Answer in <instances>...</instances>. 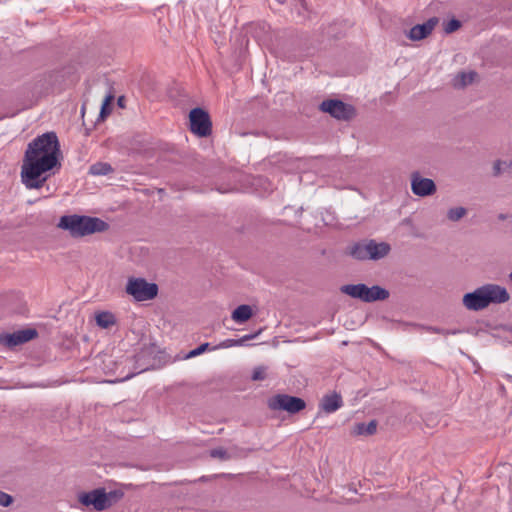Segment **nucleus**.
<instances>
[{"label": "nucleus", "mask_w": 512, "mask_h": 512, "mask_svg": "<svg viewBox=\"0 0 512 512\" xmlns=\"http://www.w3.org/2000/svg\"><path fill=\"white\" fill-rule=\"evenodd\" d=\"M60 144L55 132H46L33 139L27 146L21 167V180L27 189L43 187L46 172L60 168Z\"/></svg>", "instance_id": "nucleus-1"}, {"label": "nucleus", "mask_w": 512, "mask_h": 512, "mask_svg": "<svg viewBox=\"0 0 512 512\" xmlns=\"http://www.w3.org/2000/svg\"><path fill=\"white\" fill-rule=\"evenodd\" d=\"M510 295L506 288L497 284H485L463 296L462 303L467 310L480 311L490 304L508 302Z\"/></svg>", "instance_id": "nucleus-2"}, {"label": "nucleus", "mask_w": 512, "mask_h": 512, "mask_svg": "<svg viewBox=\"0 0 512 512\" xmlns=\"http://www.w3.org/2000/svg\"><path fill=\"white\" fill-rule=\"evenodd\" d=\"M58 227L69 231L73 237H82L96 232H104L109 225L97 217L66 215L60 218Z\"/></svg>", "instance_id": "nucleus-3"}, {"label": "nucleus", "mask_w": 512, "mask_h": 512, "mask_svg": "<svg viewBox=\"0 0 512 512\" xmlns=\"http://www.w3.org/2000/svg\"><path fill=\"white\" fill-rule=\"evenodd\" d=\"M341 292L366 303L384 301L389 298V291L381 286L368 287L365 284H348L341 287Z\"/></svg>", "instance_id": "nucleus-4"}, {"label": "nucleus", "mask_w": 512, "mask_h": 512, "mask_svg": "<svg viewBox=\"0 0 512 512\" xmlns=\"http://www.w3.org/2000/svg\"><path fill=\"white\" fill-rule=\"evenodd\" d=\"M125 291L136 301H147L154 299L158 294V286L149 283L144 278L130 277L127 281Z\"/></svg>", "instance_id": "nucleus-5"}, {"label": "nucleus", "mask_w": 512, "mask_h": 512, "mask_svg": "<svg viewBox=\"0 0 512 512\" xmlns=\"http://www.w3.org/2000/svg\"><path fill=\"white\" fill-rule=\"evenodd\" d=\"M268 407L271 410H283L290 414H296L305 409L306 403L303 399L288 394H277L268 400Z\"/></svg>", "instance_id": "nucleus-6"}, {"label": "nucleus", "mask_w": 512, "mask_h": 512, "mask_svg": "<svg viewBox=\"0 0 512 512\" xmlns=\"http://www.w3.org/2000/svg\"><path fill=\"white\" fill-rule=\"evenodd\" d=\"M190 130L199 137H207L212 132V123L209 114L202 108L190 111Z\"/></svg>", "instance_id": "nucleus-7"}, {"label": "nucleus", "mask_w": 512, "mask_h": 512, "mask_svg": "<svg viewBox=\"0 0 512 512\" xmlns=\"http://www.w3.org/2000/svg\"><path fill=\"white\" fill-rule=\"evenodd\" d=\"M320 110L329 113L338 120H350L355 115V109L352 105L346 104L338 99L324 100L320 104Z\"/></svg>", "instance_id": "nucleus-8"}, {"label": "nucleus", "mask_w": 512, "mask_h": 512, "mask_svg": "<svg viewBox=\"0 0 512 512\" xmlns=\"http://www.w3.org/2000/svg\"><path fill=\"white\" fill-rule=\"evenodd\" d=\"M105 489L97 488L78 495V501L86 507L92 506L95 511L105 510Z\"/></svg>", "instance_id": "nucleus-9"}, {"label": "nucleus", "mask_w": 512, "mask_h": 512, "mask_svg": "<svg viewBox=\"0 0 512 512\" xmlns=\"http://www.w3.org/2000/svg\"><path fill=\"white\" fill-rule=\"evenodd\" d=\"M412 192L420 197L430 196L436 192V185L432 179L423 178L418 172L411 175Z\"/></svg>", "instance_id": "nucleus-10"}, {"label": "nucleus", "mask_w": 512, "mask_h": 512, "mask_svg": "<svg viewBox=\"0 0 512 512\" xmlns=\"http://www.w3.org/2000/svg\"><path fill=\"white\" fill-rule=\"evenodd\" d=\"M37 336V332L34 329H24L11 334H3L0 336V343L13 348L20 344L26 343Z\"/></svg>", "instance_id": "nucleus-11"}, {"label": "nucleus", "mask_w": 512, "mask_h": 512, "mask_svg": "<svg viewBox=\"0 0 512 512\" xmlns=\"http://www.w3.org/2000/svg\"><path fill=\"white\" fill-rule=\"evenodd\" d=\"M438 22L439 19L437 17H431L423 24L413 26L407 33V37L412 41L425 39L432 33Z\"/></svg>", "instance_id": "nucleus-12"}, {"label": "nucleus", "mask_w": 512, "mask_h": 512, "mask_svg": "<svg viewBox=\"0 0 512 512\" xmlns=\"http://www.w3.org/2000/svg\"><path fill=\"white\" fill-rule=\"evenodd\" d=\"M342 405V397L336 392L324 395L319 404L320 409L325 413H333L340 409Z\"/></svg>", "instance_id": "nucleus-13"}, {"label": "nucleus", "mask_w": 512, "mask_h": 512, "mask_svg": "<svg viewBox=\"0 0 512 512\" xmlns=\"http://www.w3.org/2000/svg\"><path fill=\"white\" fill-rule=\"evenodd\" d=\"M368 247L369 259L372 260H379L384 258L388 255L391 249L389 244L385 242L377 243L374 240L368 241Z\"/></svg>", "instance_id": "nucleus-14"}, {"label": "nucleus", "mask_w": 512, "mask_h": 512, "mask_svg": "<svg viewBox=\"0 0 512 512\" xmlns=\"http://www.w3.org/2000/svg\"><path fill=\"white\" fill-rule=\"evenodd\" d=\"M252 315V308L249 305L242 304L232 312L231 318L236 323H244L248 321L252 317Z\"/></svg>", "instance_id": "nucleus-15"}, {"label": "nucleus", "mask_w": 512, "mask_h": 512, "mask_svg": "<svg viewBox=\"0 0 512 512\" xmlns=\"http://www.w3.org/2000/svg\"><path fill=\"white\" fill-rule=\"evenodd\" d=\"M476 77L477 73L474 71L460 72L454 77L453 86L455 88H464L465 86L471 84Z\"/></svg>", "instance_id": "nucleus-16"}, {"label": "nucleus", "mask_w": 512, "mask_h": 512, "mask_svg": "<svg viewBox=\"0 0 512 512\" xmlns=\"http://www.w3.org/2000/svg\"><path fill=\"white\" fill-rule=\"evenodd\" d=\"M95 321L99 327L107 329L116 324V317L111 312L102 311L96 314Z\"/></svg>", "instance_id": "nucleus-17"}, {"label": "nucleus", "mask_w": 512, "mask_h": 512, "mask_svg": "<svg viewBox=\"0 0 512 512\" xmlns=\"http://www.w3.org/2000/svg\"><path fill=\"white\" fill-rule=\"evenodd\" d=\"M368 249V242L356 243L350 248V255L357 260H367L369 259Z\"/></svg>", "instance_id": "nucleus-18"}, {"label": "nucleus", "mask_w": 512, "mask_h": 512, "mask_svg": "<svg viewBox=\"0 0 512 512\" xmlns=\"http://www.w3.org/2000/svg\"><path fill=\"white\" fill-rule=\"evenodd\" d=\"M377 430V421L371 420L369 423H358L355 426L354 433L356 435H373Z\"/></svg>", "instance_id": "nucleus-19"}, {"label": "nucleus", "mask_w": 512, "mask_h": 512, "mask_svg": "<svg viewBox=\"0 0 512 512\" xmlns=\"http://www.w3.org/2000/svg\"><path fill=\"white\" fill-rule=\"evenodd\" d=\"M257 334H250L241 337L240 339H226L219 344V348H230L234 346H242L247 341L256 337Z\"/></svg>", "instance_id": "nucleus-20"}, {"label": "nucleus", "mask_w": 512, "mask_h": 512, "mask_svg": "<svg viewBox=\"0 0 512 512\" xmlns=\"http://www.w3.org/2000/svg\"><path fill=\"white\" fill-rule=\"evenodd\" d=\"M113 171L110 164L97 162L90 166L89 173L96 176L108 175Z\"/></svg>", "instance_id": "nucleus-21"}, {"label": "nucleus", "mask_w": 512, "mask_h": 512, "mask_svg": "<svg viewBox=\"0 0 512 512\" xmlns=\"http://www.w3.org/2000/svg\"><path fill=\"white\" fill-rule=\"evenodd\" d=\"M124 493L121 490H111L109 492L105 491V509L110 508L114 504H116L119 500L122 499Z\"/></svg>", "instance_id": "nucleus-22"}, {"label": "nucleus", "mask_w": 512, "mask_h": 512, "mask_svg": "<svg viewBox=\"0 0 512 512\" xmlns=\"http://www.w3.org/2000/svg\"><path fill=\"white\" fill-rule=\"evenodd\" d=\"M466 209L463 207H456L449 209L447 217L451 221H458L466 215Z\"/></svg>", "instance_id": "nucleus-23"}, {"label": "nucleus", "mask_w": 512, "mask_h": 512, "mask_svg": "<svg viewBox=\"0 0 512 512\" xmlns=\"http://www.w3.org/2000/svg\"><path fill=\"white\" fill-rule=\"evenodd\" d=\"M210 456L212 458H217V459H220V460H223V461L230 459V455L228 454V452L224 448L212 449L210 451Z\"/></svg>", "instance_id": "nucleus-24"}, {"label": "nucleus", "mask_w": 512, "mask_h": 512, "mask_svg": "<svg viewBox=\"0 0 512 512\" xmlns=\"http://www.w3.org/2000/svg\"><path fill=\"white\" fill-rule=\"evenodd\" d=\"M461 27V22L457 19H451L444 25V31L447 34L453 33Z\"/></svg>", "instance_id": "nucleus-25"}, {"label": "nucleus", "mask_w": 512, "mask_h": 512, "mask_svg": "<svg viewBox=\"0 0 512 512\" xmlns=\"http://www.w3.org/2000/svg\"><path fill=\"white\" fill-rule=\"evenodd\" d=\"M512 167V162L507 161H497L494 164V174L498 175L500 172L507 170Z\"/></svg>", "instance_id": "nucleus-26"}, {"label": "nucleus", "mask_w": 512, "mask_h": 512, "mask_svg": "<svg viewBox=\"0 0 512 512\" xmlns=\"http://www.w3.org/2000/svg\"><path fill=\"white\" fill-rule=\"evenodd\" d=\"M209 348V343H203L201 344L200 346H198L197 348L191 350L188 354H187V358H193V357H196L200 354H202L203 352H205L207 349Z\"/></svg>", "instance_id": "nucleus-27"}, {"label": "nucleus", "mask_w": 512, "mask_h": 512, "mask_svg": "<svg viewBox=\"0 0 512 512\" xmlns=\"http://www.w3.org/2000/svg\"><path fill=\"white\" fill-rule=\"evenodd\" d=\"M13 501L14 499L10 494L0 490V506L8 507L13 503Z\"/></svg>", "instance_id": "nucleus-28"}, {"label": "nucleus", "mask_w": 512, "mask_h": 512, "mask_svg": "<svg viewBox=\"0 0 512 512\" xmlns=\"http://www.w3.org/2000/svg\"><path fill=\"white\" fill-rule=\"evenodd\" d=\"M266 378V369L264 367H257L253 370L252 379L254 381H261Z\"/></svg>", "instance_id": "nucleus-29"}, {"label": "nucleus", "mask_w": 512, "mask_h": 512, "mask_svg": "<svg viewBox=\"0 0 512 512\" xmlns=\"http://www.w3.org/2000/svg\"><path fill=\"white\" fill-rule=\"evenodd\" d=\"M111 99H112V96H108V97L105 98L103 106H102V109H101V115H103L105 113V108L109 104Z\"/></svg>", "instance_id": "nucleus-30"}, {"label": "nucleus", "mask_w": 512, "mask_h": 512, "mask_svg": "<svg viewBox=\"0 0 512 512\" xmlns=\"http://www.w3.org/2000/svg\"><path fill=\"white\" fill-rule=\"evenodd\" d=\"M434 331L437 332V333H443L444 335H448V334H453L454 335V334H457L459 332L457 330H453V331L445 330L444 331V330H440V329H435Z\"/></svg>", "instance_id": "nucleus-31"}, {"label": "nucleus", "mask_w": 512, "mask_h": 512, "mask_svg": "<svg viewBox=\"0 0 512 512\" xmlns=\"http://www.w3.org/2000/svg\"><path fill=\"white\" fill-rule=\"evenodd\" d=\"M118 104H119L120 106H122V98H119V99H118Z\"/></svg>", "instance_id": "nucleus-32"}, {"label": "nucleus", "mask_w": 512, "mask_h": 512, "mask_svg": "<svg viewBox=\"0 0 512 512\" xmlns=\"http://www.w3.org/2000/svg\"><path fill=\"white\" fill-rule=\"evenodd\" d=\"M509 279L512 281V271L509 274Z\"/></svg>", "instance_id": "nucleus-33"}]
</instances>
